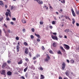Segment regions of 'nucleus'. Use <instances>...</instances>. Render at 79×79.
Returning <instances> with one entry per match:
<instances>
[{
  "label": "nucleus",
  "instance_id": "f257e3e1",
  "mask_svg": "<svg viewBox=\"0 0 79 79\" xmlns=\"http://www.w3.org/2000/svg\"><path fill=\"white\" fill-rule=\"evenodd\" d=\"M18 45H17L16 46V48H17V51L18 52H19V48H19V45L20 44H19V42H18Z\"/></svg>",
  "mask_w": 79,
  "mask_h": 79
},
{
  "label": "nucleus",
  "instance_id": "f03ea898",
  "mask_svg": "<svg viewBox=\"0 0 79 79\" xmlns=\"http://www.w3.org/2000/svg\"><path fill=\"white\" fill-rule=\"evenodd\" d=\"M62 65V70H64V69L65 68V67H66V64L65 63L63 62Z\"/></svg>",
  "mask_w": 79,
  "mask_h": 79
},
{
  "label": "nucleus",
  "instance_id": "7ed1b4c3",
  "mask_svg": "<svg viewBox=\"0 0 79 79\" xmlns=\"http://www.w3.org/2000/svg\"><path fill=\"white\" fill-rule=\"evenodd\" d=\"M50 56H48V55H47V58L46 57V59H45V61H47V62H48V60H50Z\"/></svg>",
  "mask_w": 79,
  "mask_h": 79
},
{
  "label": "nucleus",
  "instance_id": "20e7f679",
  "mask_svg": "<svg viewBox=\"0 0 79 79\" xmlns=\"http://www.w3.org/2000/svg\"><path fill=\"white\" fill-rule=\"evenodd\" d=\"M52 39H53L54 40H58V38L57 37L55 36H53L52 35Z\"/></svg>",
  "mask_w": 79,
  "mask_h": 79
},
{
  "label": "nucleus",
  "instance_id": "39448f33",
  "mask_svg": "<svg viewBox=\"0 0 79 79\" xmlns=\"http://www.w3.org/2000/svg\"><path fill=\"white\" fill-rule=\"evenodd\" d=\"M35 1H36L38 3H39V4H40V5L41 4L42 5L43 4V2L42 1H40L39 0H34Z\"/></svg>",
  "mask_w": 79,
  "mask_h": 79
},
{
  "label": "nucleus",
  "instance_id": "423d86ee",
  "mask_svg": "<svg viewBox=\"0 0 79 79\" xmlns=\"http://www.w3.org/2000/svg\"><path fill=\"white\" fill-rule=\"evenodd\" d=\"M64 46L65 47V48L66 49V50H69V49L70 47L69 46L66 44H64Z\"/></svg>",
  "mask_w": 79,
  "mask_h": 79
},
{
  "label": "nucleus",
  "instance_id": "0eeeda50",
  "mask_svg": "<svg viewBox=\"0 0 79 79\" xmlns=\"http://www.w3.org/2000/svg\"><path fill=\"white\" fill-rule=\"evenodd\" d=\"M6 71L5 70H2L1 72V74H3V75H5L6 74Z\"/></svg>",
  "mask_w": 79,
  "mask_h": 79
},
{
  "label": "nucleus",
  "instance_id": "6e6552de",
  "mask_svg": "<svg viewBox=\"0 0 79 79\" xmlns=\"http://www.w3.org/2000/svg\"><path fill=\"white\" fill-rule=\"evenodd\" d=\"M71 11H72L73 16H76V14H75V13H74V11L73 9L72 8L71 9Z\"/></svg>",
  "mask_w": 79,
  "mask_h": 79
},
{
  "label": "nucleus",
  "instance_id": "1a4fd4ad",
  "mask_svg": "<svg viewBox=\"0 0 79 79\" xmlns=\"http://www.w3.org/2000/svg\"><path fill=\"white\" fill-rule=\"evenodd\" d=\"M7 74L8 76H11L12 74V73L10 71H9L7 72Z\"/></svg>",
  "mask_w": 79,
  "mask_h": 79
},
{
  "label": "nucleus",
  "instance_id": "9d476101",
  "mask_svg": "<svg viewBox=\"0 0 79 79\" xmlns=\"http://www.w3.org/2000/svg\"><path fill=\"white\" fill-rule=\"evenodd\" d=\"M25 53L26 54H28V49L27 48L25 50Z\"/></svg>",
  "mask_w": 79,
  "mask_h": 79
},
{
  "label": "nucleus",
  "instance_id": "9b49d317",
  "mask_svg": "<svg viewBox=\"0 0 79 79\" xmlns=\"http://www.w3.org/2000/svg\"><path fill=\"white\" fill-rule=\"evenodd\" d=\"M0 5H1L2 6H4V4L2 1H0Z\"/></svg>",
  "mask_w": 79,
  "mask_h": 79
},
{
  "label": "nucleus",
  "instance_id": "f8f14e48",
  "mask_svg": "<svg viewBox=\"0 0 79 79\" xmlns=\"http://www.w3.org/2000/svg\"><path fill=\"white\" fill-rule=\"evenodd\" d=\"M6 63H4L3 65L2 66V68H5V66H6Z\"/></svg>",
  "mask_w": 79,
  "mask_h": 79
},
{
  "label": "nucleus",
  "instance_id": "ddd939ff",
  "mask_svg": "<svg viewBox=\"0 0 79 79\" xmlns=\"http://www.w3.org/2000/svg\"><path fill=\"white\" fill-rule=\"evenodd\" d=\"M52 46L54 47H56V43H55V42L53 43Z\"/></svg>",
  "mask_w": 79,
  "mask_h": 79
},
{
  "label": "nucleus",
  "instance_id": "4468645a",
  "mask_svg": "<svg viewBox=\"0 0 79 79\" xmlns=\"http://www.w3.org/2000/svg\"><path fill=\"white\" fill-rule=\"evenodd\" d=\"M35 35L36 36V37H37L38 38H40V35L39 34H37L36 33H35Z\"/></svg>",
  "mask_w": 79,
  "mask_h": 79
},
{
  "label": "nucleus",
  "instance_id": "2eb2a0df",
  "mask_svg": "<svg viewBox=\"0 0 79 79\" xmlns=\"http://www.w3.org/2000/svg\"><path fill=\"white\" fill-rule=\"evenodd\" d=\"M23 63V60H21L18 63L19 64H21Z\"/></svg>",
  "mask_w": 79,
  "mask_h": 79
},
{
  "label": "nucleus",
  "instance_id": "dca6fc26",
  "mask_svg": "<svg viewBox=\"0 0 79 79\" xmlns=\"http://www.w3.org/2000/svg\"><path fill=\"white\" fill-rule=\"evenodd\" d=\"M22 21L23 23V24H25V23H26V21L25 20L23 19L22 20Z\"/></svg>",
  "mask_w": 79,
  "mask_h": 79
},
{
  "label": "nucleus",
  "instance_id": "f3484780",
  "mask_svg": "<svg viewBox=\"0 0 79 79\" xmlns=\"http://www.w3.org/2000/svg\"><path fill=\"white\" fill-rule=\"evenodd\" d=\"M9 13H10V12H6V17L8 16Z\"/></svg>",
  "mask_w": 79,
  "mask_h": 79
},
{
  "label": "nucleus",
  "instance_id": "a211bd4d",
  "mask_svg": "<svg viewBox=\"0 0 79 79\" xmlns=\"http://www.w3.org/2000/svg\"><path fill=\"white\" fill-rule=\"evenodd\" d=\"M65 74L66 75V76H68V77H69V73H68V72L67 71H66V72H65Z\"/></svg>",
  "mask_w": 79,
  "mask_h": 79
},
{
  "label": "nucleus",
  "instance_id": "6ab92c4d",
  "mask_svg": "<svg viewBox=\"0 0 79 79\" xmlns=\"http://www.w3.org/2000/svg\"><path fill=\"white\" fill-rule=\"evenodd\" d=\"M57 53L58 54H59V55H62V53L60 51H59L58 52H57Z\"/></svg>",
  "mask_w": 79,
  "mask_h": 79
},
{
  "label": "nucleus",
  "instance_id": "aec40b11",
  "mask_svg": "<svg viewBox=\"0 0 79 79\" xmlns=\"http://www.w3.org/2000/svg\"><path fill=\"white\" fill-rule=\"evenodd\" d=\"M60 48L61 50H62L63 51H64V49L63 48V47H62L61 46H60Z\"/></svg>",
  "mask_w": 79,
  "mask_h": 79
},
{
  "label": "nucleus",
  "instance_id": "412c9836",
  "mask_svg": "<svg viewBox=\"0 0 79 79\" xmlns=\"http://www.w3.org/2000/svg\"><path fill=\"white\" fill-rule=\"evenodd\" d=\"M77 15H79V11H78L77 10V9H76V11H75Z\"/></svg>",
  "mask_w": 79,
  "mask_h": 79
},
{
  "label": "nucleus",
  "instance_id": "4be33fe9",
  "mask_svg": "<svg viewBox=\"0 0 79 79\" xmlns=\"http://www.w3.org/2000/svg\"><path fill=\"white\" fill-rule=\"evenodd\" d=\"M41 77L40 79H43L44 78V76L42 75H41Z\"/></svg>",
  "mask_w": 79,
  "mask_h": 79
},
{
  "label": "nucleus",
  "instance_id": "5701e85b",
  "mask_svg": "<svg viewBox=\"0 0 79 79\" xmlns=\"http://www.w3.org/2000/svg\"><path fill=\"white\" fill-rule=\"evenodd\" d=\"M61 2L62 3H65V0H61Z\"/></svg>",
  "mask_w": 79,
  "mask_h": 79
},
{
  "label": "nucleus",
  "instance_id": "b1692460",
  "mask_svg": "<svg viewBox=\"0 0 79 79\" xmlns=\"http://www.w3.org/2000/svg\"><path fill=\"white\" fill-rule=\"evenodd\" d=\"M28 68L27 67L24 69V72H26V71H27V69Z\"/></svg>",
  "mask_w": 79,
  "mask_h": 79
},
{
  "label": "nucleus",
  "instance_id": "393cba45",
  "mask_svg": "<svg viewBox=\"0 0 79 79\" xmlns=\"http://www.w3.org/2000/svg\"><path fill=\"white\" fill-rule=\"evenodd\" d=\"M49 52L50 53H51V54H53V52L51 50L49 51Z\"/></svg>",
  "mask_w": 79,
  "mask_h": 79
},
{
  "label": "nucleus",
  "instance_id": "a878e982",
  "mask_svg": "<svg viewBox=\"0 0 79 79\" xmlns=\"http://www.w3.org/2000/svg\"><path fill=\"white\" fill-rule=\"evenodd\" d=\"M72 20L73 21V24H74V23H75V20H74V19H72Z\"/></svg>",
  "mask_w": 79,
  "mask_h": 79
},
{
  "label": "nucleus",
  "instance_id": "bb28decb",
  "mask_svg": "<svg viewBox=\"0 0 79 79\" xmlns=\"http://www.w3.org/2000/svg\"><path fill=\"white\" fill-rule=\"evenodd\" d=\"M4 32L5 34V35H6L7 36V37H8V34H7V32H6V31H4Z\"/></svg>",
  "mask_w": 79,
  "mask_h": 79
},
{
  "label": "nucleus",
  "instance_id": "cd10ccee",
  "mask_svg": "<svg viewBox=\"0 0 79 79\" xmlns=\"http://www.w3.org/2000/svg\"><path fill=\"white\" fill-rule=\"evenodd\" d=\"M69 31V30L68 29H66L65 31V32H68Z\"/></svg>",
  "mask_w": 79,
  "mask_h": 79
},
{
  "label": "nucleus",
  "instance_id": "c85d7f7f",
  "mask_svg": "<svg viewBox=\"0 0 79 79\" xmlns=\"http://www.w3.org/2000/svg\"><path fill=\"white\" fill-rule=\"evenodd\" d=\"M71 63H74V60L72 59L71 60Z\"/></svg>",
  "mask_w": 79,
  "mask_h": 79
},
{
  "label": "nucleus",
  "instance_id": "c756f323",
  "mask_svg": "<svg viewBox=\"0 0 79 79\" xmlns=\"http://www.w3.org/2000/svg\"><path fill=\"white\" fill-rule=\"evenodd\" d=\"M6 19L7 21H10V18H8V17H6Z\"/></svg>",
  "mask_w": 79,
  "mask_h": 79
},
{
  "label": "nucleus",
  "instance_id": "7c9ffc66",
  "mask_svg": "<svg viewBox=\"0 0 79 79\" xmlns=\"http://www.w3.org/2000/svg\"><path fill=\"white\" fill-rule=\"evenodd\" d=\"M24 44L25 46H26L27 45H28V44H27V43L26 42H24Z\"/></svg>",
  "mask_w": 79,
  "mask_h": 79
},
{
  "label": "nucleus",
  "instance_id": "2f4dec72",
  "mask_svg": "<svg viewBox=\"0 0 79 79\" xmlns=\"http://www.w3.org/2000/svg\"><path fill=\"white\" fill-rule=\"evenodd\" d=\"M36 56L37 58H38L39 57V56H40V54L36 55Z\"/></svg>",
  "mask_w": 79,
  "mask_h": 79
},
{
  "label": "nucleus",
  "instance_id": "473e14b6",
  "mask_svg": "<svg viewBox=\"0 0 79 79\" xmlns=\"http://www.w3.org/2000/svg\"><path fill=\"white\" fill-rule=\"evenodd\" d=\"M49 9H50V10H52L53 9V7H52V6H50Z\"/></svg>",
  "mask_w": 79,
  "mask_h": 79
},
{
  "label": "nucleus",
  "instance_id": "72a5a7b5",
  "mask_svg": "<svg viewBox=\"0 0 79 79\" xmlns=\"http://www.w3.org/2000/svg\"><path fill=\"white\" fill-rule=\"evenodd\" d=\"M66 19H69L70 20H71V19H70V18H69V17H68V16L67 17V18H66Z\"/></svg>",
  "mask_w": 79,
  "mask_h": 79
},
{
  "label": "nucleus",
  "instance_id": "f704fd0d",
  "mask_svg": "<svg viewBox=\"0 0 79 79\" xmlns=\"http://www.w3.org/2000/svg\"><path fill=\"white\" fill-rule=\"evenodd\" d=\"M22 31H23V32H26V30L24 28L23 29Z\"/></svg>",
  "mask_w": 79,
  "mask_h": 79
},
{
  "label": "nucleus",
  "instance_id": "c9c22d12",
  "mask_svg": "<svg viewBox=\"0 0 79 79\" xmlns=\"http://www.w3.org/2000/svg\"><path fill=\"white\" fill-rule=\"evenodd\" d=\"M25 60L26 61H27V62H28V61H29V59H28L27 58H25Z\"/></svg>",
  "mask_w": 79,
  "mask_h": 79
},
{
  "label": "nucleus",
  "instance_id": "e433bc0d",
  "mask_svg": "<svg viewBox=\"0 0 79 79\" xmlns=\"http://www.w3.org/2000/svg\"><path fill=\"white\" fill-rule=\"evenodd\" d=\"M31 31L32 32H34L35 31V30H34V28H33L31 29Z\"/></svg>",
  "mask_w": 79,
  "mask_h": 79
},
{
  "label": "nucleus",
  "instance_id": "4c0bfd02",
  "mask_svg": "<svg viewBox=\"0 0 79 79\" xmlns=\"http://www.w3.org/2000/svg\"><path fill=\"white\" fill-rule=\"evenodd\" d=\"M52 24H55V21H53L52 22Z\"/></svg>",
  "mask_w": 79,
  "mask_h": 79
},
{
  "label": "nucleus",
  "instance_id": "58836bf2",
  "mask_svg": "<svg viewBox=\"0 0 79 79\" xmlns=\"http://www.w3.org/2000/svg\"><path fill=\"white\" fill-rule=\"evenodd\" d=\"M63 11V10L60 9V10H59V12H60V13Z\"/></svg>",
  "mask_w": 79,
  "mask_h": 79
},
{
  "label": "nucleus",
  "instance_id": "ea45409f",
  "mask_svg": "<svg viewBox=\"0 0 79 79\" xmlns=\"http://www.w3.org/2000/svg\"><path fill=\"white\" fill-rule=\"evenodd\" d=\"M16 40H19V37H16L15 38Z\"/></svg>",
  "mask_w": 79,
  "mask_h": 79
},
{
  "label": "nucleus",
  "instance_id": "a19ab883",
  "mask_svg": "<svg viewBox=\"0 0 79 79\" xmlns=\"http://www.w3.org/2000/svg\"><path fill=\"white\" fill-rule=\"evenodd\" d=\"M36 40L37 41V42H40V40L39 38L37 39H36Z\"/></svg>",
  "mask_w": 79,
  "mask_h": 79
},
{
  "label": "nucleus",
  "instance_id": "79ce46f5",
  "mask_svg": "<svg viewBox=\"0 0 79 79\" xmlns=\"http://www.w3.org/2000/svg\"><path fill=\"white\" fill-rule=\"evenodd\" d=\"M59 38H62L63 37V36L62 35H59Z\"/></svg>",
  "mask_w": 79,
  "mask_h": 79
},
{
  "label": "nucleus",
  "instance_id": "37998d69",
  "mask_svg": "<svg viewBox=\"0 0 79 79\" xmlns=\"http://www.w3.org/2000/svg\"><path fill=\"white\" fill-rule=\"evenodd\" d=\"M45 29H46V30H48V26H47V27Z\"/></svg>",
  "mask_w": 79,
  "mask_h": 79
},
{
  "label": "nucleus",
  "instance_id": "c03bdc74",
  "mask_svg": "<svg viewBox=\"0 0 79 79\" xmlns=\"http://www.w3.org/2000/svg\"><path fill=\"white\" fill-rule=\"evenodd\" d=\"M31 39H34V36L33 35H31Z\"/></svg>",
  "mask_w": 79,
  "mask_h": 79
},
{
  "label": "nucleus",
  "instance_id": "a18cd8bd",
  "mask_svg": "<svg viewBox=\"0 0 79 79\" xmlns=\"http://www.w3.org/2000/svg\"><path fill=\"white\" fill-rule=\"evenodd\" d=\"M49 28H50V29H52V28H53V27L52 26H49Z\"/></svg>",
  "mask_w": 79,
  "mask_h": 79
},
{
  "label": "nucleus",
  "instance_id": "49530a36",
  "mask_svg": "<svg viewBox=\"0 0 79 79\" xmlns=\"http://www.w3.org/2000/svg\"><path fill=\"white\" fill-rule=\"evenodd\" d=\"M2 35V30L0 29V36H1Z\"/></svg>",
  "mask_w": 79,
  "mask_h": 79
},
{
  "label": "nucleus",
  "instance_id": "de8ad7c7",
  "mask_svg": "<svg viewBox=\"0 0 79 79\" xmlns=\"http://www.w3.org/2000/svg\"><path fill=\"white\" fill-rule=\"evenodd\" d=\"M40 24H44V23L42 21H40Z\"/></svg>",
  "mask_w": 79,
  "mask_h": 79
},
{
  "label": "nucleus",
  "instance_id": "09e8293b",
  "mask_svg": "<svg viewBox=\"0 0 79 79\" xmlns=\"http://www.w3.org/2000/svg\"><path fill=\"white\" fill-rule=\"evenodd\" d=\"M40 70H41V71H42V70H43V68H42V67H40Z\"/></svg>",
  "mask_w": 79,
  "mask_h": 79
},
{
  "label": "nucleus",
  "instance_id": "8fccbe9b",
  "mask_svg": "<svg viewBox=\"0 0 79 79\" xmlns=\"http://www.w3.org/2000/svg\"><path fill=\"white\" fill-rule=\"evenodd\" d=\"M12 20H13V21H15V20H16V18H13L12 19Z\"/></svg>",
  "mask_w": 79,
  "mask_h": 79
},
{
  "label": "nucleus",
  "instance_id": "3c124183",
  "mask_svg": "<svg viewBox=\"0 0 79 79\" xmlns=\"http://www.w3.org/2000/svg\"><path fill=\"white\" fill-rule=\"evenodd\" d=\"M4 26H5L6 27H7V26H6V25L5 23H4Z\"/></svg>",
  "mask_w": 79,
  "mask_h": 79
},
{
  "label": "nucleus",
  "instance_id": "603ef678",
  "mask_svg": "<svg viewBox=\"0 0 79 79\" xmlns=\"http://www.w3.org/2000/svg\"><path fill=\"white\" fill-rule=\"evenodd\" d=\"M8 32H9V33H10V29H8L7 30Z\"/></svg>",
  "mask_w": 79,
  "mask_h": 79
},
{
  "label": "nucleus",
  "instance_id": "864d4df0",
  "mask_svg": "<svg viewBox=\"0 0 79 79\" xmlns=\"http://www.w3.org/2000/svg\"><path fill=\"white\" fill-rule=\"evenodd\" d=\"M42 50H45V48H44V46H42Z\"/></svg>",
  "mask_w": 79,
  "mask_h": 79
},
{
  "label": "nucleus",
  "instance_id": "5fc2aeb1",
  "mask_svg": "<svg viewBox=\"0 0 79 79\" xmlns=\"http://www.w3.org/2000/svg\"><path fill=\"white\" fill-rule=\"evenodd\" d=\"M7 62L8 64L10 63H11V61H10V60H8Z\"/></svg>",
  "mask_w": 79,
  "mask_h": 79
},
{
  "label": "nucleus",
  "instance_id": "6e6d98bb",
  "mask_svg": "<svg viewBox=\"0 0 79 79\" xmlns=\"http://www.w3.org/2000/svg\"><path fill=\"white\" fill-rule=\"evenodd\" d=\"M3 19V17H2L0 18V21H2V20Z\"/></svg>",
  "mask_w": 79,
  "mask_h": 79
},
{
  "label": "nucleus",
  "instance_id": "4d7b16f0",
  "mask_svg": "<svg viewBox=\"0 0 79 79\" xmlns=\"http://www.w3.org/2000/svg\"><path fill=\"white\" fill-rule=\"evenodd\" d=\"M13 6H11V8H10V10H13Z\"/></svg>",
  "mask_w": 79,
  "mask_h": 79
},
{
  "label": "nucleus",
  "instance_id": "13d9d810",
  "mask_svg": "<svg viewBox=\"0 0 79 79\" xmlns=\"http://www.w3.org/2000/svg\"><path fill=\"white\" fill-rule=\"evenodd\" d=\"M7 11H8V13L10 12V10L7 9Z\"/></svg>",
  "mask_w": 79,
  "mask_h": 79
},
{
  "label": "nucleus",
  "instance_id": "bf43d9fd",
  "mask_svg": "<svg viewBox=\"0 0 79 79\" xmlns=\"http://www.w3.org/2000/svg\"><path fill=\"white\" fill-rule=\"evenodd\" d=\"M10 24H12V25H13L14 23H13V22H10Z\"/></svg>",
  "mask_w": 79,
  "mask_h": 79
},
{
  "label": "nucleus",
  "instance_id": "052dcab7",
  "mask_svg": "<svg viewBox=\"0 0 79 79\" xmlns=\"http://www.w3.org/2000/svg\"><path fill=\"white\" fill-rule=\"evenodd\" d=\"M21 78H22L23 79H25V78H24V77L23 76H22Z\"/></svg>",
  "mask_w": 79,
  "mask_h": 79
},
{
  "label": "nucleus",
  "instance_id": "680f3d73",
  "mask_svg": "<svg viewBox=\"0 0 79 79\" xmlns=\"http://www.w3.org/2000/svg\"><path fill=\"white\" fill-rule=\"evenodd\" d=\"M33 60H35V59H36V57H34L33 58Z\"/></svg>",
  "mask_w": 79,
  "mask_h": 79
},
{
  "label": "nucleus",
  "instance_id": "e2e57ef3",
  "mask_svg": "<svg viewBox=\"0 0 79 79\" xmlns=\"http://www.w3.org/2000/svg\"><path fill=\"white\" fill-rule=\"evenodd\" d=\"M52 34H54V35H56L57 34L56 33H52Z\"/></svg>",
  "mask_w": 79,
  "mask_h": 79
},
{
  "label": "nucleus",
  "instance_id": "0e129e2a",
  "mask_svg": "<svg viewBox=\"0 0 79 79\" xmlns=\"http://www.w3.org/2000/svg\"><path fill=\"white\" fill-rule=\"evenodd\" d=\"M76 25L77 26H79V24L78 23H76Z\"/></svg>",
  "mask_w": 79,
  "mask_h": 79
},
{
  "label": "nucleus",
  "instance_id": "69168bd1",
  "mask_svg": "<svg viewBox=\"0 0 79 79\" xmlns=\"http://www.w3.org/2000/svg\"><path fill=\"white\" fill-rule=\"evenodd\" d=\"M25 76H26V77H27V73H26L25 74Z\"/></svg>",
  "mask_w": 79,
  "mask_h": 79
},
{
  "label": "nucleus",
  "instance_id": "338daca9",
  "mask_svg": "<svg viewBox=\"0 0 79 79\" xmlns=\"http://www.w3.org/2000/svg\"><path fill=\"white\" fill-rule=\"evenodd\" d=\"M9 16H11V12H9Z\"/></svg>",
  "mask_w": 79,
  "mask_h": 79
},
{
  "label": "nucleus",
  "instance_id": "774afa93",
  "mask_svg": "<svg viewBox=\"0 0 79 79\" xmlns=\"http://www.w3.org/2000/svg\"><path fill=\"white\" fill-rule=\"evenodd\" d=\"M59 79H62V77H59Z\"/></svg>",
  "mask_w": 79,
  "mask_h": 79
}]
</instances>
